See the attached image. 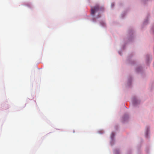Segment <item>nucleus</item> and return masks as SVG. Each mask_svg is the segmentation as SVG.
I'll list each match as a JSON object with an SVG mask.
<instances>
[{"label":"nucleus","mask_w":154,"mask_h":154,"mask_svg":"<svg viewBox=\"0 0 154 154\" xmlns=\"http://www.w3.org/2000/svg\"><path fill=\"white\" fill-rule=\"evenodd\" d=\"M100 17V16H98L97 17V18H98V17Z\"/></svg>","instance_id":"obj_3"},{"label":"nucleus","mask_w":154,"mask_h":154,"mask_svg":"<svg viewBox=\"0 0 154 154\" xmlns=\"http://www.w3.org/2000/svg\"><path fill=\"white\" fill-rule=\"evenodd\" d=\"M99 9V6L97 5L93 8H92L91 9V15H94V14L96 12L98 11Z\"/></svg>","instance_id":"obj_1"},{"label":"nucleus","mask_w":154,"mask_h":154,"mask_svg":"<svg viewBox=\"0 0 154 154\" xmlns=\"http://www.w3.org/2000/svg\"><path fill=\"white\" fill-rule=\"evenodd\" d=\"M115 134L113 133H112L111 134V137H113L114 136Z\"/></svg>","instance_id":"obj_2"}]
</instances>
